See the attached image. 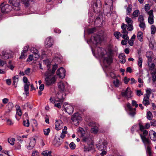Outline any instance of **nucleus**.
I'll use <instances>...</instances> for the list:
<instances>
[{
  "mask_svg": "<svg viewBox=\"0 0 156 156\" xmlns=\"http://www.w3.org/2000/svg\"><path fill=\"white\" fill-rule=\"evenodd\" d=\"M19 77L18 75L15 76L13 78V84L15 86V87H17V83L19 80Z\"/></svg>",
  "mask_w": 156,
  "mask_h": 156,
  "instance_id": "23",
  "label": "nucleus"
},
{
  "mask_svg": "<svg viewBox=\"0 0 156 156\" xmlns=\"http://www.w3.org/2000/svg\"><path fill=\"white\" fill-rule=\"evenodd\" d=\"M144 17L142 15H140L138 18V20L140 22H144Z\"/></svg>",
  "mask_w": 156,
  "mask_h": 156,
  "instance_id": "53",
  "label": "nucleus"
},
{
  "mask_svg": "<svg viewBox=\"0 0 156 156\" xmlns=\"http://www.w3.org/2000/svg\"><path fill=\"white\" fill-rule=\"evenodd\" d=\"M27 53H24L23 51H22L21 53V56L20 57V59H25L27 57V55L26 54Z\"/></svg>",
  "mask_w": 156,
  "mask_h": 156,
  "instance_id": "37",
  "label": "nucleus"
},
{
  "mask_svg": "<svg viewBox=\"0 0 156 156\" xmlns=\"http://www.w3.org/2000/svg\"><path fill=\"white\" fill-rule=\"evenodd\" d=\"M152 80L153 82L154 83L156 81V76L154 73H152Z\"/></svg>",
  "mask_w": 156,
  "mask_h": 156,
  "instance_id": "62",
  "label": "nucleus"
},
{
  "mask_svg": "<svg viewBox=\"0 0 156 156\" xmlns=\"http://www.w3.org/2000/svg\"><path fill=\"white\" fill-rule=\"evenodd\" d=\"M132 104L133 106L137 107L138 106V104H137L136 102L134 100H132Z\"/></svg>",
  "mask_w": 156,
  "mask_h": 156,
  "instance_id": "60",
  "label": "nucleus"
},
{
  "mask_svg": "<svg viewBox=\"0 0 156 156\" xmlns=\"http://www.w3.org/2000/svg\"><path fill=\"white\" fill-rule=\"evenodd\" d=\"M132 93L130 88L128 87L125 90L121 92V94L123 97L127 98H129L132 97Z\"/></svg>",
  "mask_w": 156,
  "mask_h": 156,
  "instance_id": "7",
  "label": "nucleus"
},
{
  "mask_svg": "<svg viewBox=\"0 0 156 156\" xmlns=\"http://www.w3.org/2000/svg\"><path fill=\"white\" fill-rule=\"evenodd\" d=\"M151 125L154 126H156V121L155 119H153L150 122Z\"/></svg>",
  "mask_w": 156,
  "mask_h": 156,
  "instance_id": "52",
  "label": "nucleus"
},
{
  "mask_svg": "<svg viewBox=\"0 0 156 156\" xmlns=\"http://www.w3.org/2000/svg\"><path fill=\"white\" fill-rule=\"evenodd\" d=\"M67 133V131H62V132L60 135V137L62 139L64 138Z\"/></svg>",
  "mask_w": 156,
  "mask_h": 156,
  "instance_id": "55",
  "label": "nucleus"
},
{
  "mask_svg": "<svg viewBox=\"0 0 156 156\" xmlns=\"http://www.w3.org/2000/svg\"><path fill=\"white\" fill-rule=\"evenodd\" d=\"M140 137L144 143V144L146 146H147V156H149L148 153H147V149L148 147H149L151 151V147L149 146V145L151 143L150 141L147 138H146V137L145 136H143L142 134H140Z\"/></svg>",
  "mask_w": 156,
  "mask_h": 156,
  "instance_id": "5",
  "label": "nucleus"
},
{
  "mask_svg": "<svg viewBox=\"0 0 156 156\" xmlns=\"http://www.w3.org/2000/svg\"><path fill=\"white\" fill-rule=\"evenodd\" d=\"M126 106L129 112V114L131 116L134 117L136 113V108H133L131 106V104L129 103L127 104Z\"/></svg>",
  "mask_w": 156,
  "mask_h": 156,
  "instance_id": "12",
  "label": "nucleus"
},
{
  "mask_svg": "<svg viewBox=\"0 0 156 156\" xmlns=\"http://www.w3.org/2000/svg\"><path fill=\"white\" fill-rule=\"evenodd\" d=\"M44 75L46 76L45 80L47 85H51L55 83L56 80L55 77L50 74L48 71L46 72Z\"/></svg>",
  "mask_w": 156,
  "mask_h": 156,
  "instance_id": "2",
  "label": "nucleus"
},
{
  "mask_svg": "<svg viewBox=\"0 0 156 156\" xmlns=\"http://www.w3.org/2000/svg\"><path fill=\"white\" fill-rule=\"evenodd\" d=\"M138 126L136 125H134L131 128V131L132 133H133L135 130L138 131Z\"/></svg>",
  "mask_w": 156,
  "mask_h": 156,
  "instance_id": "40",
  "label": "nucleus"
},
{
  "mask_svg": "<svg viewBox=\"0 0 156 156\" xmlns=\"http://www.w3.org/2000/svg\"><path fill=\"white\" fill-rule=\"evenodd\" d=\"M132 5L131 4L128 5V6L126 8V12L127 15L129 14L132 11Z\"/></svg>",
  "mask_w": 156,
  "mask_h": 156,
  "instance_id": "32",
  "label": "nucleus"
},
{
  "mask_svg": "<svg viewBox=\"0 0 156 156\" xmlns=\"http://www.w3.org/2000/svg\"><path fill=\"white\" fill-rule=\"evenodd\" d=\"M23 123L24 126L26 127H28L30 124L29 121L28 119H27L26 120H24Z\"/></svg>",
  "mask_w": 156,
  "mask_h": 156,
  "instance_id": "45",
  "label": "nucleus"
},
{
  "mask_svg": "<svg viewBox=\"0 0 156 156\" xmlns=\"http://www.w3.org/2000/svg\"><path fill=\"white\" fill-rule=\"evenodd\" d=\"M50 132V129L48 128L47 129H44V132L45 135L47 136L48 135L49 133Z\"/></svg>",
  "mask_w": 156,
  "mask_h": 156,
  "instance_id": "46",
  "label": "nucleus"
},
{
  "mask_svg": "<svg viewBox=\"0 0 156 156\" xmlns=\"http://www.w3.org/2000/svg\"><path fill=\"white\" fill-rule=\"evenodd\" d=\"M114 35L117 39H119L120 35V33L119 32H115L114 33Z\"/></svg>",
  "mask_w": 156,
  "mask_h": 156,
  "instance_id": "49",
  "label": "nucleus"
},
{
  "mask_svg": "<svg viewBox=\"0 0 156 156\" xmlns=\"http://www.w3.org/2000/svg\"><path fill=\"white\" fill-rule=\"evenodd\" d=\"M149 97L148 96L145 97L143 101V104L145 106H147L150 104V101L149 100Z\"/></svg>",
  "mask_w": 156,
  "mask_h": 156,
  "instance_id": "22",
  "label": "nucleus"
},
{
  "mask_svg": "<svg viewBox=\"0 0 156 156\" xmlns=\"http://www.w3.org/2000/svg\"><path fill=\"white\" fill-rule=\"evenodd\" d=\"M97 147L99 150L102 151L105 150L107 147V142L106 141H104L102 142V144L96 145Z\"/></svg>",
  "mask_w": 156,
  "mask_h": 156,
  "instance_id": "13",
  "label": "nucleus"
},
{
  "mask_svg": "<svg viewBox=\"0 0 156 156\" xmlns=\"http://www.w3.org/2000/svg\"><path fill=\"white\" fill-rule=\"evenodd\" d=\"M136 93L137 95L138 96H140L141 95L143 94V93L141 92V90H138L136 91Z\"/></svg>",
  "mask_w": 156,
  "mask_h": 156,
  "instance_id": "54",
  "label": "nucleus"
},
{
  "mask_svg": "<svg viewBox=\"0 0 156 156\" xmlns=\"http://www.w3.org/2000/svg\"><path fill=\"white\" fill-rule=\"evenodd\" d=\"M89 126L92 127L90 129V132L91 133L97 134L98 131V128L99 125L94 122H90L89 123Z\"/></svg>",
  "mask_w": 156,
  "mask_h": 156,
  "instance_id": "4",
  "label": "nucleus"
},
{
  "mask_svg": "<svg viewBox=\"0 0 156 156\" xmlns=\"http://www.w3.org/2000/svg\"><path fill=\"white\" fill-rule=\"evenodd\" d=\"M143 37V34L142 32H139L138 33L137 37L139 41H142Z\"/></svg>",
  "mask_w": 156,
  "mask_h": 156,
  "instance_id": "27",
  "label": "nucleus"
},
{
  "mask_svg": "<svg viewBox=\"0 0 156 156\" xmlns=\"http://www.w3.org/2000/svg\"><path fill=\"white\" fill-rule=\"evenodd\" d=\"M21 1L25 4L26 6H27L30 0H21Z\"/></svg>",
  "mask_w": 156,
  "mask_h": 156,
  "instance_id": "63",
  "label": "nucleus"
},
{
  "mask_svg": "<svg viewBox=\"0 0 156 156\" xmlns=\"http://www.w3.org/2000/svg\"><path fill=\"white\" fill-rule=\"evenodd\" d=\"M154 16H150V17H149L148 19V23L151 24H152L154 23V19H153Z\"/></svg>",
  "mask_w": 156,
  "mask_h": 156,
  "instance_id": "42",
  "label": "nucleus"
},
{
  "mask_svg": "<svg viewBox=\"0 0 156 156\" xmlns=\"http://www.w3.org/2000/svg\"><path fill=\"white\" fill-rule=\"evenodd\" d=\"M55 126L56 129L57 130H59L62 128L63 126V124L61 120H56Z\"/></svg>",
  "mask_w": 156,
  "mask_h": 156,
  "instance_id": "15",
  "label": "nucleus"
},
{
  "mask_svg": "<svg viewBox=\"0 0 156 156\" xmlns=\"http://www.w3.org/2000/svg\"><path fill=\"white\" fill-rule=\"evenodd\" d=\"M58 68L57 65L56 64H55L53 65V67H52V69L51 71L50 70V69H49V70H48V71H48L49 73L51 74V75H53V74L55 72V70L57 69Z\"/></svg>",
  "mask_w": 156,
  "mask_h": 156,
  "instance_id": "24",
  "label": "nucleus"
},
{
  "mask_svg": "<svg viewBox=\"0 0 156 156\" xmlns=\"http://www.w3.org/2000/svg\"><path fill=\"white\" fill-rule=\"evenodd\" d=\"M143 59L140 56L138 57V65L139 67H141L142 66V63Z\"/></svg>",
  "mask_w": 156,
  "mask_h": 156,
  "instance_id": "38",
  "label": "nucleus"
},
{
  "mask_svg": "<svg viewBox=\"0 0 156 156\" xmlns=\"http://www.w3.org/2000/svg\"><path fill=\"white\" fill-rule=\"evenodd\" d=\"M69 147L71 149H73L75 148L76 145L73 142L71 143L69 145Z\"/></svg>",
  "mask_w": 156,
  "mask_h": 156,
  "instance_id": "47",
  "label": "nucleus"
},
{
  "mask_svg": "<svg viewBox=\"0 0 156 156\" xmlns=\"http://www.w3.org/2000/svg\"><path fill=\"white\" fill-rule=\"evenodd\" d=\"M71 119L75 125H77L81 120V117L78 113H76L71 117Z\"/></svg>",
  "mask_w": 156,
  "mask_h": 156,
  "instance_id": "6",
  "label": "nucleus"
},
{
  "mask_svg": "<svg viewBox=\"0 0 156 156\" xmlns=\"http://www.w3.org/2000/svg\"><path fill=\"white\" fill-rule=\"evenodd\" d=\"M56 96L60 102H62L64 101L66 97V94L64 91H60L56 94Z\"/></svg>",
  "mask_w": 156,
  "mask_h": 156,
  "instance_id": "9",
  "label": "nucleus"
},
{
  "mask_svg": "<svg viewBox=\"0 0 156 156\" xmlns=\"http://www.w3.org/2000/svg\"><path fill=\"white\" fill-rule=\"evenodd\" d=\"M122 37L123 38L125 39L126 41L128 40L129 39L127 34H124L122 36Z\"/></svg>",
  "mask_w": 156,
  "mask_h": 156,
  "instance_id": "61",
  "label": "nucleus"
},
{
  "mask_svg": "<svg viewBox=\"0 0 156 156\" xmlns=\"http://www.w3.org/2000/svg\"><path fill=\"white\" fill-rule=\"evenodd\" d=\"M66 71L63 68L61 67L56 72L57 75L59 76V77L63 79L65 76Z\"/></svg>",
  "mask_w": 156,
  "mask_h": 156,
  "instance_id": "11",
  "label": "nucleus"
},
{
  "mask_svg": "<svg viewBox=\"0 0 156 156\" xmlns=\"http://www.w3.org/2000/svg\"><path fill=\"white\" fill-rule=\"evenodd\" d=\"M93 37L94 41L93 43L95 44H97L98 43H100L101 41V37L100 35H96Z\"/></svg>",
  "mask_w": 156,
  "mask_h": 156,
  "instance_id": "17",
  "label": "nucleus"
},
{
  "mask_svg": "<svg viewBox=\"0 0 156 156\" xmlns=\"http://www.w3.org/2000/svg\"><path fill=\"white\" fill-rule=\"evenodd\" d=\"M51 153V151L46 150L42 152V154L44 156H48Z\"/></svg>",
  "mask_w": 156,
  "mask_h": 156,
  "instance_id": "31",
  "label": "nucleus"
},
{
  "mask_svg": "<svg viewBox=\"0 0 156 156\" xmlns=\"http://www.w3.org/2000/svg\"><path fill=\"white\" fill-rule=\"evenodd\" d=\"M44 62L47 65L48 70H49V69L50 68V65L51 63L48 60H44Z\"/></svg>",
  "mask_w": 156,
  "mask_h": 156,
  "instance_id": "39",
  "label": "nucleus"
},
{
  "mask_svg": "<svg viewBox=\"0 0 156 156\" xmlns=\"http://www.w3.org/2000/svg\"><path fill=\"white\" fill-rule=\"evenodd\" d=\"M147 118L149 120H152L153 118L152 113L150 112H148L147 114Z\"/></svg>",
  "mask_w": 156,
  "mask_h": 156,
  "instance_id": "33",
  "label": "nucleus"
},
{
  "mask_svg": "<svg viewBox=\"0 0 156 156\" xmlns=\"http://www.w3.org/2000/svg\"><path fill=\"white\" fill-rule=\"evenodd\" d=\"M153 54V52L151 51H148L146 52V55L147 57L148 58V60H151Z\"/></svg>",
  "mask_w": 156,
  "mask_h": 156,
  "instance_id": "28",
  "label": "nucleus"
},
{
  "mask_svg": "<svg viewBox=\"0 0 156 156\" xmlns=\"http://www.w3.org/2000/svg\"><path fill=\"white\" fill-rule=\"evenodd\" d=\"M115 86L116 87H118L121 84V82H120L119 80L117 79H116L113 82Z\"/></svg>",
  "mask_w": 156,
  "mask_h": 156,
  "instance_id": "29",
  "label": "nucleus"
},
{
  "mask_svg": "<svg viewBox=\"0 0 156 156\" xmlns=\"http://www.w3.org/2000/svg\"><path fill=\"white\" fill-rule=\"evenodd\" d=\"M140 14V11L138 10H135L133 13V16L134 17H137Z\"/></svg>",
  "mask_w": 156,
  "mask_h": 156,
  "instance_id": "34",
  "label": "nucleus"
},
{
  "mask_svg": "<svg viewBox=\"0 0 156 156\" xmlns=\"http://www.w3.org/2000/svg\"><path fill=\"white\" fill-rule=\"evenodd\" d=\"M62 143V140L60 137H56L53 141V144L56 147L59 146Z\"/></svg>",
  "mask_w": 156,
  "mask_h": 156,
  "instance_id": "14",
  "label": "nucleus"
},
{
  "mask_svg": "<svg viewBox=\"0 0 156 156\" xmlns=\"http://www.w3.org/2000/svg\"><path fill=\"white\" fill-rule=\"evenodd\" d=\"M101 5V3L100 0H96V2L94 4V5L96 7H98V5Z\"/></svg>",
  "mask_w": 156,
  "mask_h": 156,
  "instance_id": "43",
  "label": "nucleus"
},
{
  "mask_svg": "<svg viewBox=\"0 0 156 156\" xmlns=\"http://www.w3.org/2000/svg\"><path fill=\"white\" fill-rule=\"evenodd\" d=\"M82 141L83 142H87V143L90 142L92 141V139L89 136H84L83 137Z\"/></svg>",
  "mask_w": 156,
  "mask_h": 156,
  "instance_id": "25",
  "label": "nucleus"
},
{
  "mask_svg": "<svg viewBox=\"0 0 156 156\" xmlns=\"http://www.w3.org/2000/svg\"><path fill=\"white\" fill-rule=\"evenodd\" d=\"M63 107L64 108V110L66 112L68 113L69 114L72 113L74 110V108L72 106L70 105L66 104V103L63 105Z\"/></svg>",
  "mask_w": 156,
  "mask_h": 156,
  "instance_id": "10",
  "label": "nucleus"
},
{
  "mask_svg": "<svg viewBox=\"0 0 156 156\" xmlns=\"http://www.w3.org/2000/svg\"><path fill=\"white\" fill-rule=\"evenodd\" d=\"M35 139L34 138L33 140L30 141L29 145L27 147V149L29 150L32 149L35 146Z\"/></svg>",
  "mask_w": 156,
  "mask_h": 156,
  "instance_id": "21",
  "label": "nucleus"
},
{
  "mask_svg": "<svg viewBox=\"0 0 156 156\" xmlns=\"http://www.w3.org/2000/svg\"><path fill=\"white\" fill-rule=\"evenodd\" d=\"M97 51L98 55L103 58V62L105 65L107 64L110 65L112 62L113 59L112 55L109 54H105V51L104 49L99 47L97 48Z\"/></svg>",
  "mask_w": 156,
  "mask_h": 156,
  "instance_id": "1",
  "label": "nucleus"
},
{
  "mask_svg": "<svg viewBox=\"0 0 156 156\" xmlns=\"http://www.w3.org/2000/svg\"><path fill=\"white\" fill-rule=\"evenodd\" d=\"M13 107V105L12 103H9L7 105V107L8 108L9 110H10L12 109Z\"/></svg>",
  "mask_w": 156,
  "mask_h": 156,
  "instance_id": "48",
  "label": "nucleus"
},
{
  "mask_svg": "<svg viewBox=\"0 0 156 156\" xmlns=\"http://www.w3.org/2000/svg\"><path fill=\"white\" fill-rule=\"evenodd\" d=\"M2 56L5 59H7L12 57L10 52L7 51H3L2 53Z\"/></svg>",
  "mask_w": 156,
  "mask_h": 156,
  "instance_id": "16",
  "label": "nucleus"
},
{
  "mask_svg": "<svg viewBox=\"0 0 156 156\" xmlns=\"http://www.w3.org/2000/svg\"><path fill=\"white\" fill-rule=\"evenodd\" d=\"M15 141V139L14 138H11V139L9 138L8 140V142L11 145H13Z\"/></svg>",
  "mask_w": 156,
  "mask_h": 156,
  "instance_id": "44",
  "label": "nucleus"
},
{
  "mask_svg": "<svg viewBox=\"0 0 156 156\" xmlns=\"http://www.w3.org/2000/svg\"><path fill=\"white\" fill-rule=\"evenodd\" d=\"M31 51L33 53L34 55H35V58L36 60L39 57V52L38 50L34 47H32L30 49Z\"/></svg>",
  "mask_w": 156,
  "mask_h": 156,
  "instance_id": "19",
  "label": "nucleus"
},
{
  "mask_svg": "<svg viewBox=\"0 0 156 156\" xmlns=\"http://www.w3.org/2000/svg\"><path fill=\"white\" fill-rule=\"evenodd\" d=\"M1 12L4 13H7L10 12L12 9V7L6 2L2 3L0 6Z\"/></svg>",
  "mask_w": 156,
  "mask_h": 156,
  "instance_id": "3",
  "label": "nucleus"
},
{
  "mask_svg": "<svg viewBox=\"0 0 156 156\" xmlns=\"http://www.w3.org/2000/svg\"><path fill=\"white\" fill-rule=\"evenodd\" d=\"M30 85V83L28 82L27 83L25 84L24 85V90L25 92V94L27 95L29 94L28 91L29 89V86Z\"/></svg>",
  "mask_w": 156,
  "mask_h": 156,
  "instance_id": "26",
  "label": "nucleus"
},
{
  "mask_svg": "<svg viewBox=\"0 0 156 156\" xmlns=\"http://www.w3.org/2000/svg\"><path fill=\"white\" fill-rule=\"evenodd\" d=\"M156 30V27L154 25H152L151 27V33L152 34H154Z\"/></svg>",
  "mask_w": 156,
  "mask_h": 156,
  "instance_id": "41",
  "label": "nucleus"
},
{
  "mask_svg": "<svg viewBox=\"0 0 156 156\" xmlns=\"http://www.w3.org/2000/svg\"><path fill=\"white\" fill-rule=\"evenodd\" d=\"M6 122L8 125L10 126L12 125L13 124V123L12 122V121L9 119H6Z\"/></svg>",
  "mask_w": 156,
  "mask_h": 156,
  "instance_id": "57",
  "label": "nucleus"
},
{
  "mask_svg": "<svg viewBox=\"0 0 156 156\" xmlns=\"http://www.w3.org/2000/svg\"><path fill=\"white\" fill-rule=\"evenodd\" d=\"M38 152L36 151H34L33 152L32 154V156H38Z\"/></svg>",
  "mask_w": 156,
  "mask_h": 156,
  "instance_id": "64",
  "label": "nucleus"
},
{
  "mask_svg": "<svg viewBox=\"0 0 156 156\" xmlns=\"http://www.w3.org/2000/svg\"><path fill=\"white\" fill-rule=\"evenodd\" d=\"M150 138L151 140L154 141L156 140V133L153 131L152 133L150 135Z\"/></svg>",
  "mask_w": 156,
  "mask_h": 156,
  "instance_id": "30",
  "label": "nucleus"
},
{
  "mask_svg": "<svg viewBox=\"0 0 156 156\" xmlns=\"http://www.w3.org/2000/svg\"><path fill=\"white\" fill-rule=\"evenodd\" d=\"M125 20L126 22L128 24H132L133 23V21L131 19L128 17H126Z\"/></svg>",
  "mask_w": 156,
  "mask_h": 156,
  "instance_id": "35",
  "label": "nucleus"
},
{
  "mask_svg": "<svg viewBox=\"0 0 156 156\" xmlns=\"http://www.w3.org/2000/svg\"><path fill=\"white\" fill-rule=\"evenodd\" d=\"M53 41L51 37H49L47 38L45 42V45L46 47H50L52 45Z\"/></svg>",
  "mask_w": 156,
  "mask_h": 156,
  "instance_id": "18",
  "label": "nucleus"
},
{
  "mask_svg": "<svg viewBox=\"0 0 156 156\" xmlns=\"http://www.w3.org/2000/svg\"><path fill=\"white\" fill-rule=\"evenodd\" d=\"M58 87L61 91H64L68 88V84L66 82H60L58 83Z\"/></svg>",
  "mask_w": 156,
  "mask_h": 156,
  "instance_id": "8",
  "label": "nucleus"
},
{
  "mask_svg": "<svg viewBox=\"0 0 156 156\" xmlns=\"http://www.w3.org/2000/svg\"><path fill=\"white\" fill-rule=\"evenodd\" d=\"M16 114L18 115L19 116H21L22 113L21 110L20 109H17Z\"/></svg>",
  "mask_w": 156,
  "mask_h": 156,
  "instance_id": "58",
  "label": "nucleus"
},
{
  "mask_svg": "<svg viewBox=\"0 0 156 156\" xmlns=\"http://www.w3.org/2000/svg\"><path fill=\"white\" fill-rule=\"evenodd\" d=\"M35 55H30L29 56L28 58H27V61L28 62H30L33 59L34 57H35Z\"/></svg>",
  "mask_w": 156,
  "mask_h": 156,
  "instance_id": "51",
  "label": "nucleus"
},
{
  "mask_svg": "<svg viewBox=\"0 0 156 156\" xmlns=\"http://www.w3.org/2000/svg\"><path fill=\"white\" fill-rule=\"evenodd\" d=\"M147 93L146 94V96H148V97H150V95L151 94V89H148L146 90Z\"/></svg>",
  "mask_w": 156,
  "mask_h": 156,
  "instance_id": "56",
  "label": "nucleus"
},
{
  "mask_svg": "<svg viewBox=\"0 0 156 156\" xmlns=\"http://www.w3.org/2000/svg\"><path fill=\"white\" fill-rule=\"evenodd\" d=\"M139 126L140 130L141 131H143L144 129H145V126H144L141 124L140 123H139Z\"/></svg>",
  "mask_w": 156,
  "mask_h": 156,
  "instance_id": "59",
  "label": "nucleus"
},
{
  "mask_svg": "<svg viewBox=\"0 0 156 156\" xmlns=\"http://www.w3.org/2000/svg\"><path fill=\"white\" fill-rule=\"evenodd\" d=\"M119 58L120 62L122 63H124L126 62V56L123 53L120 54L119 55Z\"/></svg>",
  "mask_w": 156,
  "mask_h": 156,
  "instance_id": "20",
  "label": "nucleus"
},
{
  "mask_svg": "<svg viewBox=\"0 0 156 156\" xmlns=\"http://www.w3.org/2000/svg\"><path fill=\"white\" fill-rule=\"evenodd\" d=\"M139 27L143 30H144L146 26L144 22H140L139 24Z\"/></svg>",
  "mask_w": 156,
  "mask_h": 156,
  "instance_id": "36",
  "label": "nucleus"
},
{
  "mask_svg": "<svg viewBox=\"0 0 156 156\" xmlns=\"http://www.w3.org/2000/svg\"><path fill=\"white\" fill-rule=\"evenodd\" d=\"M127 29L129 31H132L133 29V27L132 24H129L127 26Z\"/></svg>",
  "mask_w": 156,
  "mask_h": 156,
  "instance_id": "50",
  "label": "nucleus"
}]
</instances>
